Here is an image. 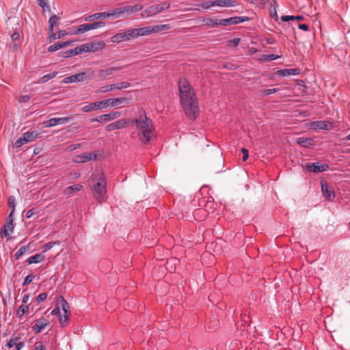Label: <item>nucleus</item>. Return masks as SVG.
<instances>
[{"label": "nucleus", "mask_w": 350, "mask_h": 350, "mask_svg": "<svg viewBox=\"0 0 350 350\" xmlns=\"http://www.w3.org/2000/svg\"><path fill=\"white\" fill-rule=\"evenodd\" d=\"M70 44V42H56L51 46H49L48 51L49 52H54L56 51H58L59 49L66 47Z\"/></svg>", "instance_id": "nucleus-27"}, {"label": "nucleus", "mask_w": 350, "mask_h": 350, "mask_svg": "<svg viewBox=\"0 0 350 350\" xmlns=\"http://www.w3.org/2000/svg\"><path fill=\"white\" fill-rule=\"evenodd\" d=\"M122 67H109L101 69L98 72V77L102 79H105L107 77L111 76L114 72L120 70Z\"/></svg>", "instance_id": "nucleus-20"}, {"label": "nucleus", "mask_w": 350, "mask_h": 350, "mask_svg": "<svg viewBox=\"0 0 350 350\" xmlns=\"http://www.w3.org/2000/svg\"><path fill=\"white\" fill-rule=\"evenodd\" d=\"M111 107L121 108L129 103V98L126 97H118L111 98Z\"/></svg>", "instance_id": "nucleus-21"}, {"label": "nucleus", "mask_w": 350, "mask_h": 350, "mask_svg": "<svg viewBox=\"0 0 350 350\" xmlns=\"http://www.w3.org/2000/svg\"><path fill=\"white\" fill-rule=\"evenodd\" d=\"M23 141L26 142H33L38 136V133L36 131H27L23 134Z\"/></svg>", "instance_id": "nucleus-29"}, {"label": "nucleus", "mask_w": 350, "mask_h": 350, "mask_svg": "<svg viewBox=\"0 0 350 350\" xmlns=\"http://www.w3.org/2000/svg\"><path fill=\"white\" fill-rule=\"evenodd\" d=\"M81 53H82V52L81 51L80 46H77L76 48L70 50V54H72V56H75V55H79Z\"/></svg>", "instance_id": "nucleus-56"}, {"label": "nucleus", "mask_w": 350, "mask_h": 350, "mask_svg": "<svg viewBox=\"0 0 350 350\" xmlns=\"http://www.w3.org/2000/svg\"><path fill=\"white\" fill-rule=\"evenodd\" d=\"M153 27H154V33H158L161 31L169 30L170 29V25H167V24L159 25H154V26H153Z\"/></svg>", "instance_id": "nucleus-42"}, {"label": "nucleus", "mask_w": 350, "mask_h": 350, "mask_svg": "<svg viewBox=\"0 0 350 350\" xmlns=\"http://www.w3.org/2000/svg\"><path fill=\"white\" fill-rule=\"evenodd\" d=\"M30 97L28 95H23L19 98L20 103H27L29 100Z\"/></svg>", "instance_id": "nucleus-59"}, {"label": "nucleus", "mask_w": 350, "mask_h": 350, "mask_svg": "<svg viewBox=\"0 0 350 350\" xmlns=\"http://www.w3.org/2000/svg\"><path fill=\"white\" fill-rule=\"evenodd\" d=\"M239 42H240L239 38H234V39L230 40L228 42H229V45H232L234 46H236L239 44Z\"/></svg>", "instance_id": "nucleus-60"}, {"label": "nucleus", "mask_w": 350, "mask_h": 350, "mask_svg": "<svg viewBox=\"0 0 350 350\" xmlns=\"http://www.w3.org/2000/svg\"><path fill=\"white\" fill-rule=\"evenodd\" d=\"M213 3L219 7H234L237 5L236 1L230 0H216L213 1Z\"/></svg>", "instance_id": "nucleus-23"}, {"label": "nucleus", "mask_w": 350, "mask_h": 350, "mask_svg": "<svg viewBox=\"0 0 350 350\" xmlns=\"http://www.w3.org/2000/svg\"><path fill=\"white\" fill-rule=\"evenodd\" d=\"M38 211H37L36 209L32 208L29 209L26 212V217L27 219H29L32 217L34 215L38 214Z\"/></svg>", "instance_id": "nucleus-54"}, {"label": "nucleus", "mask_w": 350, "mask_h": 350, "mask_svg": "<svg viewBox=\"0 0 350 350\" xmlns=\"http://www.w3.org/2000/svg\"><path fill=\"white\" fill-rule=\"evenodd\" d=\"M120 116H121V113L118 111H113L109 113L103 114V117L105 118V120H107V122L116 119V118H119Z\"/></svg>", "instance_id": "nucleus-33"}, {"label": "nucleus", "mask_w": 350, "mask_h": 350, "mask_svg": "<svg viewBox=\"0 0 350 350\" xmlns=\"http://www.w3.org/2000/svg\"><path fill=\"white\" fill-rule=\"evenodd\" d=\"M99 109H100V105H99L98 101L94 102V103H90L87 105H85L82 107V111L84 112H86V113L96 111V110H99Z\"/></svg>", "instance_id": "nucleus-25"}, {"label": "nucleus", "mask_w": 350, "mask_h": 350, "mask_svg": "<svg viewBox=\"0 0 350 350\" xmlns=\"http://www.w3.org/2000/svg\"><path fill=\"white\" fill-rule=\"evenodd\" d=\"M88 31H90L89 27H88V23H83V24L79 25L78 27H73V31L72 32V34H75V35L81 34V33H85Z\"/></svg>", "instance_id": "nucleus-26"}, {"label": "nucleus", "mask_w": 350, "mask_h": 350, "mask_svg": "<svg viewBox=\"0 0 350 350\" xmlns=\"http://www.w3.org/2000/svg\"><path fill=\"white\" fill-rule=\"evenodd\" d=\"M87 77V75L85 72H81L78 74H75L73 75H70L68 77H66L63 81L65 83H72L76 82H81L84 81Z\"/></svg>", "instance_id": "nucleus-15"}, {"label": "nucleus", "mask_w": 350, "mask_h": 350, "mask_svg": "<svg viewBox=\"0 0 350 350\" xmlns=\"http://www.w3.org/2000/svg\"><path fill=\"white\" fill-rule=\"evenodd\" d=\"M312 125L314 129H328L327 122L325 121H316L314 122Z\"/></svg>", "instance_id": "nucleus-34"}, {"label": "nucleus", "mask_w": 350, "mask_h": 350, "mask_svg": "<svg viewBox=\"0 0 350 350\" xmlns=\"http://www.w3.org/2000/svg\"><path fill=\"white\" fill-rule=\"evenodd\" d=\"M277 90L278 89L276 88L263 90L261 91V94L263 96H269L270 94L275 93Z\"/></svg>", "instance_id": "nucleus-51"}, {"label": "nucleus", "mask_w": 350, "mask_h": 350, "mask_svg": "<svg viewBox=\"0 0 350 350\" xmlns=\"http://www.w3.org/2000/svg\"><path fill=\"white\" fill-rule=\"evenodd\" d=\"M57 72H53L52 73L44 75L43 77H42L40 79L39 82L40 83H45V82L48 81L49 80L55 78L57 76Z\"/></svg>", "instance_id": "nucleus-40"}, {"label": "nucleus", "mask_w": 350, "mask_h": 350, "mask_svg": "<svg viewBox=\"0 0 350 350\" xmlns=\"http://www.w3.org/2000/svg\"><path fill=\"white\" fill-rule=\"evenodd\" d=\"M28 310H29V306L28 305L22 304L21 306H20L18 307V310H16V315L18 317H21L26 312H27Z\"/></svg>", "instance_id": "nucleus-36"}, {"label": "nucleus", "mask_w": 350, "mask_h": 350, "mask_svg": "<svg viewBox=\"0 0 350 350\" xmlns=\"http://www.w3.org/2000/svg\"><path fill=\"white\" fill-rule=\"evenodd\" d=\"M24 346V343L23 342H17L16 343L15 345V349L16 350H21Z\"/></svg>", "instance_id": "nucleus-64"}, {"label": "nucleus", "mask_w": 350, "mask_h": 350, "mask_svg": "<svg viewBox=\"0 0 350 350\" xmlns=\"http://www.w3.org/2000/svg\"><path fill=\"white\" fill-rule=\"evenodd\" d=\"M39 5L40 7H42L43 9H44L47 6L46 0H38Z\"/></svg>", "instance_id": "nucleus-63"}, {"label": "nucleus", "mask_w": 350, "mask_h": 350, "mask_svg": "<svg viewBox=\"0 0 350 350\" xmlns=\"http://www.w3.org/2000/svg\"><path fill=\"white\" fill-rule=\"evenodd\" d=\"M250 20L247 16H234L228 18H224L219 20V24L221 26H228L230 25L239 24Z\"/></svg>", "instance_id": "nucleus-8"}, {"label": "nucleus", "mask_w": 350, "mask_h": 350, "mask_svg": "<svg viewBox=\"0 0 350 350\" xmlns=\"http://www.w3.org/2000/svg\"><path fill=\"white\" fill-rule=\"evenodd\" d=\"M280 57V55H275V54H270V55H264V59L269 60V61L275 60V59H279Z\"/></svg>", "instance_id": "nucleus-50"}, {"label": "nucleus", "mask_w": 350, "mask_h": 350, "mask_svg": "<svg viewBox=\"0 0 350 350\" xmlns=\"http://www.w3.org/2000/svg\"><path fill=\"white\" fill-rule=\"evenodd\" d=\"M100 109L107 108L109 107H111V98L105 99L104 100L98 101Z\"/></svg>", "instance_id": "nucleus-45"}, {"label": "nucleus", "mask_w": 350, "mask_h": 350, "mask_svg": "<svg viewBox=\"0 0 350 350\" xmlns=\"http://www.w3.org/2000/svg\"><path fill=\"white\" fill-rule=\"evenodd\" d=\"M23 136L19 137L14 143V147L19 148L21 146H23L24 144L27 143L26 142L23 141Z\"/></svg>", "instance_id": "nucleus-55"}, {"label": "nucleus", "mask_w": 350, "mask_h": 350, "mask_svg": "<svg viewBox=\"0 0 350 350\" xmlns=\"http://www.w3.org/2000/svg\"><path fill=\"white\" fill-rule=\"evenodd\" d=\"M298 27H299V29L304 30V31H308L309 29L308 25L306 24H299Z\"/></svg>", "instance_id": "nucleus-62"}, {"label": "nucleus", "mask_w": 350, "mask_h": 350, "mask_svg": "<svg viewBox=\"0 0 350 350\" xmlns=\"http://www.w3.org/2000/svg\"><path fill=\"white\" fill-rule=\"evenodd\" d=\"M99 155L98 151H93L91 152H86L81 154H78L73 158L75 163H86L90 161H96Z\"/></svg>", "instance_id": "nucleus-5"}, {"label": "nucleus", "mask_w": 350, "mask_h": 350, "mask_svg": "<svg viewBox=\"0 0 350 350\" xmlns=\"http://www.w3.org/2000/svg\"><path fill=\"white\" fill-rule=\"evenodd\" d=\"M14 230V217L12 213H10L7 219L5 224L4 226L3 232H1V235H3L5 237H10V235L12 233Z\"/></svg>", "instance_id": "nucleus-13"}, {"label": "nucleus", "mask_w": 350, "mask_h": 350, "mask_svg": "<svg viewBox=\"0 0 350 350\" xmlns=\"http://www.w3.org/2000/svg\"><path fill=\"white\" fill-rule=\"evenodd\" d=\"M59 18L56 15L53 16L50 18L49 21V31L53 32V27H57L59 24Z\"/></svg>", "instance_id": "nucleus-31"}, {"label": "nucleus", "mask_w": 350, "mask_h": 350, "mask_svg": "<svg viewBox=\"0 0 350 350\" xmlns=\"http://www.w3.org/2000/svg\"><path fill=\"white\" fill-rule=\"evenodd\" d=\"M72 118L70 117L52 118L46 122H44V124L45 127H52L57 124H66Z\"/></svg>", "instance_id": "nucleus-12"}, {"label": "nucleus", "mask_w": 350, "mask_h": 350, "mask_svg": "<svg viewBox=\"0 0 350 350\" xmlns=\"http://www.w3.org/2000/svg\"><path fill=\"white\" fill-rule=\"evenodd\" d=\"M321 190L323 196L328 200L332 201L335 198V193L333 189L328 187L325 183L321 182Z\"/></svg>", "instance_id": "nucleus-17"}, {"label": "nucleus", "mask_w": 350, "mask_h": 350, "mask_svg": "<svg viewBox=\"0 0 350 350\" xmlns=\"http://www.w3.org/2000/svg\"><path fill=\"white\" fill-rule=\"evenodd\" d=\"M49 325V321L44 318L36 320L32 327V330L36 334L42 332Z\"/></svg>", "instance_id": "nucleus-16"}, {"label": "nucleus", "mask_w": 350, "mask_h": 350, "mask_svg": "<svg viewBox=\"0 0 350 350\" xmlns=\"http://www.w3.org/2000/svg\"><path fill=\"white\" fill-rule=\"evenodd\" d=\"M297 142L299 145L305 147V148H310L313 146L314 141L311 138L301 137L297 139Z\"/></svg>", "instance_id": "nucleus-22"}, {"label": "nucleus", "mask_w": 350, "mask_h": 350, "mask_svg": "<svg viewBox=\"0 0 350 350\" xmlns=\"http://www.w3.org/2000/svg\"><path fill=\"white\" fill-rule=\"evenodd\" d=\"M133 38V34L131 29L124 32H120L111 38V41L114 43H120L121 42L127 41Z\"/></svg>", "instance_id": "nucleus-11"}, {"label": "nucleus", "mask_w": 350, "mask_h": 350, "mask_svg": "<svg viewBox=\"0 0 350 350\" xmlns=\"http://www.w3.org/2000/svg\"><path fill=\"white\" fill-rule=\"evenodd\" d=\"M18 341L17 338H12L10 339V340L7 342L6 347L9 349L15 346L16 342Z\"/></svg>", "instance_id": "nucleus-53"}, {"label": "nucleus", "mask_w": 350, "mask_h": 350, "mask_svg": "<svg viewBox=\"0 0 350 350\" xmlns=\"http://www.w3.org/2000/svg\"><path fill=\"white\" fill-rule=\"evenodd\" d=\"M69 314L64 313V315L59 314V322L64 326L68 321Z\"/></svg>", "instance_id": "nucleus-48"}, {"label": "nucleus", "mask_w": 350, "mask_h": 350, "mask_svg": "<svg viewBox=\"0 0 350 350\" xmlns=\"http://www.w3.org/2000/svg\"><path fill=\"white\" fill-rule=\"evenodd\" d=\"M178 89L181 105L186 116L191 120H195L200 113V109L193 89L185 79H179Z\"/></svg>", "instance_id": "nucleus-1"}, {"label": "nucleus", "mask_w": 350, "mask_h": 350, "mask_svg": "<svg viewBox=\"0 0 350 350\" xmlns=\"http://www.w3.org/2000/svg\"><path fill=\"white\" fill-rule=\"evenodd\" d=\"M112 12H113V14H114L113 15V17H115V18H118L120 16H122L125 14H132L133 12H134L133 10L132 5H128V6H124L122 8H119L113 10Z\"/></svg>", "instance_id": "nucleus-18"}, {"label": "nucleus", "mask_w": 350, "mask_h": 350, "mask_svg": "<svg viewBox=\"0 0 350 350\" xmlns=\"http://www.w3.org/2000/svg\"><path fill=\"white\" fill-rule=\"evenodd\" d=\"M241 152L243 154V158H242V161H247V159H248V157H249L248 150L246 148H243L241 149Z\"/></svg>", "instance_id": "nucleus-57"}, {"label": "nucleus", "mask_w": 350, "mask_h": 350, "mask_svg": "<svg viewBox=\"0 0 350 350\" xmlns=\"http://www.w3.org/2000/svg\"><path fill=\"white\" fill-rule=\"evenodd\" d=\"M206 23V25L211 27H215L219 25H221V24H219V20L218 19H211L208 18L206 21H204Z\"/></svg>", "instance_id": "nucleus-43"}, {"label": "nucleus", "mask_w": 350, "mask_h": 350, "mask_svg": "<svg viewBox=\"0 0 350 350\" xmlns=\"http://www.w3.org/2000/svg\"><path fill=\"white\" fill-rule=\"evenodd\" d=\"M8 204L10 207L11 208V212L12 215H13L14 211H15V206H16V199L14 196H10L8 198Z\"/></svg>", "instance_id": "nucleus-44"}, {"label": "nucleus", "mask_w": 350, "mask_h": 350, "mask_svg": "<svg viewBox=\"0 0 350 350\" xmlns=\"http://www.w3.org/2000/svg\"><path fill=\"white\" fill-rule=\"evenodd\" d=\"M303 19V17L301 16H290V15H286L282 16L281 17V20L284 22H288L290 21H301Z\"/></svg>", "instance_id": "nucleus-38"}, {"label": "nucleus", "mask_w": 350, "mask_h": 350, "mask_svg": "<svg viewBox=\"0 0 350 350\" xmlns=\"http://www.w3.org/2000/svg\"><path fill=\"white\" fill-rule=\"evenodd\" d=\"M28 250L29 246L21 247L20 249H18L15 254L16 260H19L22 256L28 251Z\"/></svg>", "instance_id": "nucleus-39"}, {"label": "nucleus", "mask_w": 350, "mask_h": 350, "mask_svg": "<svg viewBox=\"0 0 350 350\" xmlns=\"http://www.w3.org/2000/svg\"><path fill=\"white\" fill-rule=\"evenodd\" d=\"M198 5L204 10H208L211 7L215 6V5L213 3V1H202Z\"/></svg>", "instance_id": "nucleus-47"}, {"label": "nucleus", "mask_w": 350, "mask_h": 350, "mask_svg": "<svg viewBox=\"0 0 350 350\" xmlns=\"http://www.w3.org/2000/svg\"><path fill=\"white\" fill-rule=\"evenodd\" d=\"M113 14L112 10L109 11V12H98V13H95V14L87 16L84 18L83 20H84V21H86V22H92V21H94L96 20H99V19H102V18L105 19V18H107L109 17H113Z\"/></svg>", "instance_id": "nucleus-10"}, {"label": "nucleus", "mask_w": 350, "mask_h": 350, "mask_svg": "<svg viewBox=\"0 0 350 350\" xmlns=\"http://www.w3.org/2000/svg\"><path fill=\"white\" fill-rule=\"evenodd\" d=\"M29 295L25 294L23 297V300H22L23 304L27 305V304L29 301Z\"/></svg>", "instance_id": "nucleus-61"}, {"label": "nucleus", "mask_w": 350, "mask_h": 350, "mask_svg": "<svg viewBox=\"0 0 350 350\" xmlns=\"http://www.w3.org/2000/svg\"><path fill=\"white\" fill-rule=\"evenodd\" d=\"M113 90H114V88H113L112 84H111L109 85H103V86L100 87V88L98 89V92L105 93V92H107L109 91H113Z\"/></svg>", "instance_id": "nucleus-46"}, {"label": "nucleus", "mask_w": 350, "mask_h": 350, "mask_svg": "<svg viewBox=\"0 0 350 350\" xmlns=\"http://www.w3.org/2000/svg\"><path fill=\"white\" fill-rule=\"evenodd\" d=\"M130 123L135 126L139 139L143 144H148L154 138L156 132L154 123L143 109L137 111Z\"/></svg>", "instance_id": "nucleus-2"}, {"label": "nucleus", "mask_w": 350, "mask_h": 350, "mask_svg": "<svg viewBox=\"0 0 350 350\" xmlns=\"http://www.w3.org/2000/svg\"><path fill=\"white\" fill-rule=\"evenodd\" d=\"M105 26V23L102 21L94 22L88 23L89 30L96 29L98 28L103 27Z\"/></svg>", "instance_id": "nucleus-41"}, {"label": "nucleus", "mask_w": 350, "mask_h": 350, "mask_svg": "<svg viewBox=\"0 0 350 350\" xmlns=\"http://www.w3.org/2000/svg\"><path fill=\"white\" fill-rule=\"evenodd\" d=\"M55 245H59V242H58V241L48 242L42 246V248H41L42 252H46L47 251L50 250Z\"/></svg>", "instance_id": "nucleus-37"}, {"label": "nucleus", "mask_w": 350, "mask_h": 350, "mask_svg": "<svg viewBox=\"0 0 350 350\" xmlns=\"http://www.w3.org/2000/svg\"><path fill=\"white\" fill-rule=\"evenodd\" d=\"M131 32L133 34V38L137 36H148L154 33L153 26H148L137 29H131Z\"/></svg>", "instance_id": "nucleus-9"}, {"label": "nucleus", "mask_w": 350, "mask_h": 350, "mask_svg": "<svg viewBox=\"0 0 350 350\" xmlns=\"http://www.w3.org/2000/svg\"><path fill=\"white\" fill-rule=\"evenodd\" d=\"M113 88H114V90H120L123 89H126L131 87V83L127 81H122L117 83L112 84Z\"/></svg>", "instance_id": "nucleus-32"}, {"label": "nucleus", "mask_w": 350, "mask_h": 350, "mask_svg": "<svg viewBox=\"0 0 350 350\" xmlns=\"http://www.w3.org/2000/svg\"><path fill=\"white\" fill-rule=\"evenodd\" d=\"M83 186L80 184H75L71 186L66 187L64 190V193L66 195L71 196L75 191H79L82 189Z\"/></svg>", "instance_id": "nucleus-28"}, {"label": "nucleus", "mask_w": 350, "mask_h": 350, "mask_svg": "<svg viewBox=\"0 0 350 350\" xmlns=\"http://www.w3.org/2000/svg\"><path fill=\"white\" fill-rule=\"evenodd\" d=\"M34 279V276L32 274H29L27 275L23 282V286H27L30 284L33 280Z\"/></svg>", "instance_id": "nucleus-49"}, {"label": "nucleus", "mask_w": 350, "mask_h": 350, "mask_svg": "<svg viewBox=\"0 0 350 350\" xmlns=\"http://www.w3.org/2000/svg\"><path fill=\"white\" fill-rule=\"evenodd\" d=\"M104 46L105 44L103 42L86 43L80 46L82 53L97 51L103 49Z\"/></svg>", "instance_id": "nucleus-6"}, {"label": "nucleus", "mask_w": 350, "mask_h": 350, "mask_svg": "<svg viewBox=\"0 0 350 350\" xmlns=\"http://www.w3.org/2000/svg\"><path fill=\"white\" fill-rule=\"evenodd\" d=\"M66 34V32L64 30L59 31L56 33L50 32V34L49 35L47 40L49 42H51L53 40L59 39L62 37H64Z\"/></svg>", "instance_id": "nucleus-30"}, {"label": "nucleus", "mask_w": 350, "mask_h": 350, "mask_svg": "<svg viewBox=\"0 0 350 350\" xmlns=\"http://www.w3.org/2000/svg\"><path fill=\"white\" fill-rule=\"evenodd\" d=\"M299 73L300 70L298 68H285L278 70L275 74L279 77H284L291 75H298Z\"/></svg>", "instance_id": "nucleus-19"}, {"label": "nucleus", "mask_w": 350, "mask_h": 350, "mask_svg": "<svg viewBox=\"0 0 350 350\" xmlns=\"http://www.w3.org/2000/svg\"><path fill=\"white\" fill-rule=\"evenodd\" d=\"M170 8V2H163L161 4L152 5L142 11L141 16L142 18H148L160 13Z\"/></svg>", "instance_id": "nucleus-4"}, {"label": "nucleus", "mask_w": 350, "mask_h": 350, "mask_svg": "<svg viewBox=\"0 0 350 350\" xmlns=\"http://www.w3.org/2000/svg\"><path fill=\"white\" fill-rule=\"evenodd\" d=\"M60 305L62 310L64 311V313L65 314H70L68 311V303L65 300V299L63 297H60V299L57 303V306Z\"/></svg>", "instance_id": "nucleus-35"}, {"label": "nucleus", "mask_w": 350, "mask_h": 350, "mask_svg": "<svg viewBox=\"0 0 350 350\" xmlns=\"http://www.w3.org/2000/svg\"><path fill=\"white\" fill-rule=\"evenodd\" d=\"M93 182L95 183L91 187L94 198L99 203L107 200V183L103 173L98 171L93 174Z\"/></svg>", "instance_id": "nucleus-3"}, {"label": "nucleus", "mask_w": 350, "mask_h": 350, "mask_svg": "<svg viewBox=\"0 0 350 350\" xmlns=\"http://www.w3.org/2000/svg\"><path fill=\"white\" fill-rule=\"evenodd\" d=\"M302 167L308 172H322L326 171L329 166L327 164H321L320 163H308L302 165Z\"/></svg>", "instance_id": "nucleus-7"}, {"label": "nucleus", "mask_w": 350, "mask_h": 350, "mask_svg": "<svg viewBox=\"0 0 350 350\" xmlns=\"http://www.w3.org/2000/svg\"><path fill=\"white\" fill-rule=\"evenodd\" d=\"M47 297V294L45 293H40V295H38L36 298V301L38 304L42 302L43 301H44Z\"/></svg>", "instance_id": "nucleus-52"}, {"label": "nucleus", "mask_w": 350, "mask_h": 350, "mask_svg": "<svg viewBox=\"0 0 350 350\" xmlns=\"http://www.w3.org/2000/svg\"><path fill=\"white\" fill-rule=\"evenodd\" d=\"M44 346L41 342H37L34 345L33 350H43Z\"/></svg>", "instance_id": "nucleus-58"}, {"label": "nucleus", "mask_w": 350, "mask_h": 350, "mask_svg": "<svg viewBox=\"0 0 350 350\" xmlns=\"http://www.w3.org/2000/svg\"><path fill=\"white\" fill-rule=\"evenodd\" d=\"M44 259V256L41 254V253H39V254H36L33 256H31L30 257H29L27 259V262L29 264V265H31L33 263H38V262H42L43 260Z\"/></svg>", "instance_id": "nucleus-24"}, {"label": "nucleus", "mask_w": 350, "mask_h": 350, "mask_svg": "<svg viewBox=\"0 0 350 350\" xmlns=\"http://www.w3.org/2000/svg\"><path fill=\"white\" fill-rule=\"evenodd\" d=\"M129 124V121L126 119H121L106 126L105 129L107 131L124 129Z\"/></svg>", "instance_id": "nucleus-14"}]
</instances>
